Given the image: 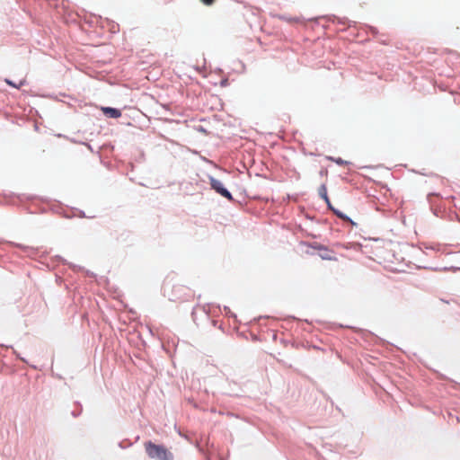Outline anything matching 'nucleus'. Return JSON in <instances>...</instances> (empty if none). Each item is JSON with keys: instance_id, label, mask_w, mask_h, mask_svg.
<instances>
[{"instance_id": "39448f33", "label": "nucleus", "mask_w": 460, "mask_h": 460, "mask_svg": "<svg viewBox=\"0 0 460 460\" xmlns=\"http://www.w3.org/2000/svg\"><path fill=\"white\" fill-rule=\"evenodd\" d=\"M319 195L322 199H323L327 203H329V198L327 195V188L324 184L321 185L318 190Z\"/></svg>"}, {"instance_id": "7ed1b4c3", "label": "nucleus", "mask_w": 460, "mask_h": 460, "mask_svg": "<svg viewBox=\"0 0 460 460\" xmlns=\"http://www.w3.org/2000/svg\"><path fill=\"white\" fill-rule=\"evenodd\" d=\"M102 111L109 118L118 119L121 117V111L119 109L102 107Z\"/></svg>"}, {"instance_id": "20e7f679", "label": "nucleus", "mask_w": 460, "mask_h": 460, "mask_svg": "<svg viewBox=\"0 0 460 460\" xmlns=\"http://www.w3.org/2000/svg\"><path fill=\"white\" fill-rule=\"evenodd\" d=\"M320 252H319V256L321 259L323 260H327V261H336V257H335V253L327 249V248H324V247H321L320 249Z\"/></svg>"}, {"instance_id": "f03ea898", "label": "nucleus", "mask_w": 460, "mask_h": 460, "mask_svg": "<svg viewBox=\"0 0 460 460\" xmlns=\"http://www.w3.org/2000/svg\"><path fill=\"white\" fill-rule=\"evenodd\" d=\"M210 184L212 189L215 190L221 196L225 197L226 199L231 201L234 199L232 194L226 188H224L223 183L220 181L212 178L210 181Z\"/></svg>"}, {"instance_id": "f257e3e1", "label": "nucleus", "mask_w": 460, "mask_h": 460, "mask_svg": "<svg viewBox=\"0 0 460 460\" xmlns=\"http://www.w3.org/2000/svg\"><path fill=\"white\" fill-rule=\"evenodd\" d=\"M146 455L151 459L155 460H173V455L164 446L157 445L152 441H146L144 444Z\"/></svg>"}, {"instance_id": "0eeeda50", "label": "nucleus", "mask_w": 460, "mask_h": 460, "mask_svg": "<svg viewBox=\"0 0 460 460\" xmlns=\"http://www.w3.org/2000/svg\"><path fill=\"white\" fill-rule=\"evenodd\" d=\"M4 82L8 84V85H11L14 88H17L19 89L21 86H22L25 83V81H21L18 84H16L15 83H13V81L9 80V79H5Z\"/></svg>"}, {"instance_id": "423d86ee", "label": "nucleus", "mask_w": 460, "mask_h": 460, "mask_svg": "<svg viewBox=\"0 0 460 460\" xmlns=\"http://www.w3.org/2000/svg\"><path fill=\"white\" fill-rule=\"evenodd\" d=\"M327 159L328 160H331L334 163H336L337 164L339 165H344V164H347L348 162L347 161H344L343 159H341V157H338V158H334V157H332V156H327Z\"/></svg>"}, {"instance_id": "1a4fd4ad", "label": "nucleus", "mask_w": 460, "mask_h": 460, "mask_svg": "<svg viewBox=\"0 0 460 460\" xmlns=\"http://www.w3.org/2000/svg\"><path fill=\"white\" fill-rule=\"evenodd\" d=\"M206 5H212L216 0H200Z\"/></svg>"}, {"instance_id": "6e6552de", "label": "nucleus", "mask_w": 460, "mask_h": 460, "mask_svg": "<svg viewBox=\"0 0 460 460\" xmlns=\"http://www.w3.org/2000/svg\"><path fill=\"white\" fill-rule=\"evenodd\" d=\"M281 20H284L289 23H292V22H297L299 21L298 18H291V17H285V16H280L279 17Z\"/></svg>"}, {"instance_id": "9d476101", "label": "nucleus", "mask_w": 460, "mask_h": 460, "mask_svg": "<svg viewBox=\"0 0 460 460\" xmlns=\"http://www.w3.org/2000/svg\"><path fill=\"white\" fill-rule=\"evenodd\" d=\"M337 216L341 218H345L344 216L341 213H337Z\"/></svg>"}]
</instances>
